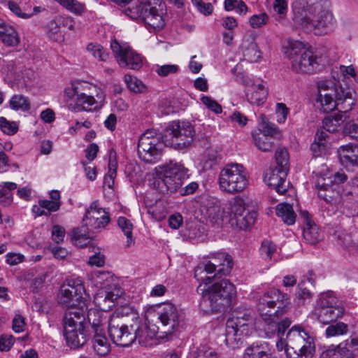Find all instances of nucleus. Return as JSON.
Instances as JSON below:
<instances>
[{
    "mask_svg": "<svg viewBox=\"0 0 358 358\" xmlns=\"http://www.w3.org/2000/svg\"><path fill=\"white\" fill-rule=\"evenodd\" d=\"M227 322L228 325H231V327H233L238 329L241 334H245V336H248L251 333L253 317L241 318L240 320L228 319Z\"/></svg>",
    "mask_w": 358,
    "mask_h": 358,
    "instance_id": "obj_37",
    "label": "nucleus"
},
{
    "mask_svg": "<svg viewBox=\"0 0 358 358\" xmlns=\"http://www.w3.org/2000/svg\"><path fill=\"white\" fill-rule=\"evenodd\" d=\"M187 169L180 163L170 164L163 171L157 172L154 186L162 193L176 192L182 185Z\"/></svg>",
    "mask_w": 358,
    "mask_h": 358,
    "instance_id": "obj_9",
    "label": "nucleus"
},
{
    "mask_svg": "<svg viewBox=\"0 0 358 358\" xmlns=\"http://www.w3.org/2000/svg\"><path fill=\"white\" fill-rule=\"evenodd\" d=\"M124 81L127 87L135 93H142L145 90V86L141 80L131 75L124 76Z\"/></svg>",
    "mask_w": 358,
    "mask_h": 358,
    "instance_id": "obj_46",
    "label": "nucleus"
},
{
    "mask_svg": "<svg viewBox=\"0 0 358 358\" xmlns=\"http://www.w3.org/2000/svg\"><path fill=\"white\" fill-rule=\"evenodd\" d=\"M117 224L119 227L122 229V231L124 232V235L127 236V246H129L133 243V224L129 220H128L125 217H120L117 220Z\"/></svg>",
    "mask_w": 358,
    "mask_h": 358,
    "instance_id": "obj_44",
    "label": "nucleus"
},
{
    "mask_svg": "<svg viewBox=\"0 0 358 358\" xmlns=\"http://www.w3.org/2000/svg\"><path fill=\"white\" fill-rule=\"evenodd\" d=\"M315 313L320 322L327 324L341 317L344 308L332 292H329L320 294Z\"/></svg>",
    "mask_w": 358,
    "mask_h": 358,
    "instance_id": "obj_11",
    "label": "nucleus"
},
{
    "mask_svg": "<svg viewBox=\"0 0 358 358\" xmlns=\"http://www.w3.org/2000/svg\"><path fill=\"white\" fill-rule=\"evenodd\" d=\"M195 136L193 125L186 121H172L169 123L162 135L165 145L176 150H183L192 143Z\"/></svg>",
    "mask_w": 358,
    "mask_h": 358,
    "instance_id": "obj_6",
    "label": "nucleus"
},
{
    "mask_svg": "<svg viewBox=\"0 0 358 358\" xmlns=\"http://www.w3.org/2000/svg\"><path fill=\"white\" fill-rule=\"evenodd\" d=\"M87 50L100 61H106L108 57V52L99 44L90 43L87 47Z\"/></svg>",
    "mask_w": 358,
    "mask_h": 358,
    "instance_id": "obj_48",
    "label": "nucleus"
},
{
    "mask_svg": "<svg viewBox=\"0 0 358 358\" xmlns=\"http://www.w3.org/2000/svg\"><path fill=\"white\" fill-rule=\"evenodd\" d=\"M291 308L290 298L288 294L277 289H271L265 292L259 298L257 309L263 321V330L266 338L277 336L276 348L279 351L285 349L287 356L290 355L288 341H284L282 336L291 325L289 317L280 319Z\"/></svg>",
    "mask_w": 358,
    "mask_h": 358,
    "instance_id": "obj_1",
    "label": "nucleus"
},
{
    "mask_svg": "<svg viewBox=\"0 0 358 358\" xmlns=\"http://www.w3.org/2000/svg\"><path fill=\"white\" fill-rule=\"evenodd\" d=\"M178 70L179 66L176 64L157 65L155 72L161 77H166L176 73Z\"/></svg>",
    "mask_w": 358,
    "mask_h": 358,
    "instance_id": "obj_53",
    "label": "nucleus"
},
{
    "mask_svg": "<svg viewBox=\"0 0 358 358\" xmlns=\"http://www.w3.org/2000/svg\"><path fill=\"white\" fill-rule=\"evenodd\" d=\"M192 3L196 6L200 13L205 15L211 14L213 10L210 3H204L202 0H192Z\"/></svg>",
    "mask_w": 358,
    "mask_h": 358,
    "instance_id": "obj_59",
    "label": "nucleus"
},
{
    "mask_svg": "<svg viewBox=\"0 0 358 358\" xmlns=\"http://www.w3.org/2000/svg\"><path fill=\"white\" fill-rule=\"evenodd\" d=\"M92 343L93 349L99 356H106L110 351V344L103 329L94 331Z\"/></svg>",
    "mask_w": 358,
    "mask_h": 358,
    "instance_id": "obj_33",
    "label": "nucleus"
},
{
    "mask_svg": "<svg viewBox=\"0 0 358 358\" xmlns=\"http://www.w3.org/2000/svg\"><path fill=\"white\" fill-rule=\"evenodd\" d=\"M0 39L8 46H16L20 37L14 27L0 18Z\"/></svg>",
    "mask_w": 358,
    "mask_h": 358,
    "instance_id": "obj_32",
    "label": "nucleus"
},
{
    "mask_svg": "<svg viewBox=\"0 0 358 358\" xmlns=\"http://www.w3.org/2000/svg\"><path fill=\"white\" fill-rule=\"evenodd\" d=\"M126 13L132 19H141L147 26L154 29H162L164 27V21L158 10L152 6L150 3H141L136 6H129Z\"/></svg>",
    "mask_w": 358,
    "mask_h": 358,
    "instance_id": "obj_12",
    "label": "nucleus"
},
{
    "mask_svg": "<svg viewBox=\"0 0 358 358\" xmlns=\"http://www.w3.org/2000/svg\"><path fill=\"white\" fill-rule=\"evenodd\" d=\"M268 90L263 83L253 84L247 86L245 96L248 101L252 103L259 106L266 99Z\"/></svg>",
    "mask_w": 358,
    "mask_h": 358,
    "instance_id": "obj_30",
    "label": "nucleus"
},
{
    "mask_svg": "<svg viewBox=\"0 0 358 358\" xmlns=\"http://www.w3.org/2000/svg\"><path fill=\"white\" fill-rule=\"evenodd\" d=\"M268 17L266 13L254 15L250 18V24L253 28H259L266 24Z\"/></svg>",
    "mask_w": 358,
    "mask_h": 358,
    "instance_id": "obj_57",
    "label": "nucleus"
},
{
    "mask_svg": "<svg viewBox=\"0 0 358 358\" xmlns=\"http://www.w3.org/2000/svg\"><path fill=\"white\" fill-rule=\"evenodd\" d=\"M287 172L275 167L266 173L264 180L268 186L273 187L278 194H284L287 190V185H286Z\"/></svg>",
    "mask_w": 358,
    "mask_h": 358,
    "instance_id": "obj_24",
    "label": "nucleus"
},
{
    "mask_svg": "<svg viewBox=\"0 0 358 358\" xmlns=\"http://www.w3.org/2000/svg\"><path fill=\"white\" fill-rule=\"evenodd\" d=\"M216 264L212 262L199 265L194 271V278L205 285L210 284L215 279H220L215 273Z\"/></svg>",
    "mask_w": 358,
    "mask_h": 358,
    "instance_id": "obj_28",
    "label": "nucleus"
},
{
    "mask_svg": "<svg viewBox=\"0 0 358 358\" xmlns=\"http://www.w3.org/2000/svg\"><path fill=\"white\" fill-rule=\"evenodd\" d=\"M289 109L286 105L282 103H278L276 105L277 121L279 123H283L287 119Z\"/></svg>",
    "mask_w": 358,
    "mask_h": 358,
    "instance_id": "obj_62",
    "label": "nucleus"
},
{
    "mask_svg": "<svg viewBox=\"0 0 358 358\" xmlns=\"http://www.w3.org/2000/svg\"><path fill=\"white\" fill-rule=\"evenodd\" d=\"M344 132L351 138L358 141V121L356 122H348L345 125Z\"/></svg>",
    "mask_w": 358,
    "mask_h": 358,
    "instance_id": "obj_58",
    "label": "nucleus"
},
{
    "mask_svg": "<svg viewBox=\"0 0 358 358\" xmlns=\"http://www.w3.org/2000/svg\"><path fill=\"white\" fill-rule=\"evenodd\" d=\"M110 221L109 212L100 207L97 200L90 204L83 217L84 225L89 231L92 232H98L105 229Z\"/></svg>",
    "mask_w": 358,
    "mask_h": 358,
    "instance_id": "obj_16",
    "label": "nucleus"
},
{
    "mask_svg": "<svg viewBox=\"0 0 358 358\" xmlns=\"http://www.w3.org/2000/svg\"><path fill=\"white\" fill-rule=\"evenodd\" d=\"M26 323L24 318L20 314L15 315L13 320V329L15 332L20 333L24 330Z\"/></svg>",
    "mask_w": 358,
    "mask_h": 358,
    "instance_id": "obj_63",
    "label": "nucleus"
},
{
    "mask_svg": "<svg viewBox=\"0 0 358 358\" xmlns=\"http://www.w3.org/2000/svg\"><path fill=\"white\" fill-rule=\"evenodd\" d=\"M200 211L203 218L211 224H219L222 220V211L220 202L213 197H206L201 202Z\"/></svg>",
    "mask_w": 358,
    "mask_h": 358,
    "instance_id": "obj_20",
    "label": "nucleus"
},
{
    "mask_svg": "<svg viewBox=\"0 0 358 358\" xmlns=\"http://www.w3.org/2000/svg\"><path fill=\"white\" fill-rule=\"evenodd\" d=\"M122 294V290L117 288L113 291L101 290L95 295L94 301L99 309L103 312H107L115 306Z\"/></svg>",
    "mask_w": 358,
    "mask_h": 358,
    "instance_id": "obj_25",
    "label": "nucleus"
},
{
    "mask_svg": "<svg viewBox=\"0 0 358 358\" xmlns=\"http://www.w3.org/2000/svg\"><path fill=\"white\" fill-rule=\"evenodd\" d=\"M108 332L113 343L121 347H129L136 341L143 344L154 336L139 317H135L131 323H127L120 310L110 315Z\"/></svg>",
    "mask_w": 358,
    "mask_h": 358,
    "instance_id": "obj_3",
    "label": "nucleus"
},
{
    "mask_svg": "<svg viewBox=\"0 0 358 358\" xmlns=\"http://www.w3.org/2000/svg\"><path fill=\"white\" fill-rule=\"evenodd\" d=\"M300 215L304 222L303 236L305 241L310 244L315 245L319 243L323 238L319 228L312 220L311 216L306 210L301 211Z\"/></svg>",
    "mask_w": 358,
    "mask_h": 358,
    "instance_id": "obj_22",
    "label": "nucleus"
},
{
    "mask_svg": "<svg viewBox=\"0 0 358 358\" xmlns=\"http://www.w3.org/2000/svg\"><path fill=\"white\" fill-rule=\"evenodd\" d=\"M320 180L317 184L318 196L324 199L327 203L337 205L341 202V187L338 185H331Z\"/></svg>",
    "mask_w": 358,
    "mask_h": 358,
    "instance_id": "obj_21",
    "label": "nucleus"
},
{
    "mask_svg": "<svg viewBox=\"0 0 358 358\" xmlns=\"http://www.w3.org/2000/svg\"><path fill=\"white\" fill-rule=\"evenodd\" d=\"M164 145L162 136L154 130L148 129L138 139V155L146 163H156L161 159Z\"/></svg>",
    "mask_w": 358,
    "mask_h": 358,
    "instance_id": "obj_10",
    "label": "nucleus"
},
{
    "mask_svg": "<svg viewBox=\"0 0 358 358\" xmlns=\"http://www.w3.org/2000/svg\"><path fill=\"white\" fill-rule=\"evenodd\" d=\"M260 254L264 259H271L276 251V245L270 240H264L260 247Z\"/></svg>",
    "mask_w": 358,
    "mask_h": 358,
    "instance_id": "obj_47",
    "label": "nucleus"
},
{
    "mask_svg": "<svg viewBox=\"0 0 358 358\" xmlns=\"http://www.w3.org/2000/svg\"><path fill=\"white\" fill-rule=\"evenodd\" d=\"M245 334H241L238 329L231 327V325H228L226 322V331H225V343L226 345L231 348H238V343L241 340V337Z\"/></svg>",
    "mask_w": 358,
    "mask_h": 358,
    "instance_id": "obj_38",
    "label": "nucleus"
},
{
    "mask_svg": "<svg viewBox=\"0 0 358 358\" xmlns=\"http://www.w3.org/2000/svg\"><path fill=\"white\" fill-rule=\"evenodd\" d=\"M318 96L320 97H329L334 96L338 99V106L341 110L348 112L355 105V99L348 89L337 86L332 80H320L317 84Z\"/></svg>",
    "mask_w": 358,
    "mask_h": 358,
    "instance_id": "obj_13",
    "label": "nucleus"
},
{
    "mask_svg": "<svg viewBox=\"0 0 358 358\" xmlns=\"http://www.w3.org/2000/svg\"><path fill=\"white\" fill-rule=\"evenodd\" d=\"M276 168L288 171L289 170V154L287 150L281 148L275 151Z\"/></svg>",
    "mask_w": 358,
    "mask_h": 358,
    "instance_id": "obj_45",
    "label": "nucleus"
},
{
    "mask_svg": "<svg viewBox=\"0 0 358 358\" xmlns=\"http://www.w3.org/2000/svg\"><path fill=\"white\" fill-rule=\"evenodd\" d=\"M316 103L318 104L317 108L323 113H329L336 108V107H338V109L340 108L338 99L334 96L329 97H320V96H317Z\"/></svg>",
    "mask_w": 358,
    "mask_h": 358,
    "instance_id": "obj_42",
    "label": "nucleus"
},
{
    "mask_svg": "<svg viewBox=\"0 0 358 358\" xmlns=\"http://www.w3.org/2000/svg\"><path fill=\"white\" fill-rule=\"evenodd\" d=\"M339 113L325 117L322 121L323 128L329 132H335L337 127L346 120V112L338 109Z\"/></svg>",
    "mask_w": 358,
    "mask_h": 358,
    "instance_id": "obj_35",
    "label": "nucleus"
},
{
    "mask_svg": "<svg viewBox=\"0 0 358 358\" xmlns=\"http://www.w3.org/2000/svg\"><path fill=\"white\" fill-rule=\"evenodd\" d=\"M271 350L268 342L258 341L245 349L244 358H271Z\"/></svg>",
    "mask_w": 358,
    "mask_h": 358,
    "instance_id": "obj_27",
    "label": "nucleus"
},
{
    "mask_svg": "<svg viewBox=\"0 0 358 358\" xmlns=\"http://www.w3.org/2000/svg\"><path fill=\"white\" fill-rule=\"evenodd\" d=\"M245 200L236 196L231 206L230 222L232 226H236L240 229H247L255 222L257 212L248 208Z\"/></svg>",
    "mask_w": 358,
    "mask_h": 358,
    "instance_id": "obj_14",
    "label": "nucleus"
},
{
    "mask_svg": "<svg viewBox=\"0 0 358 358\" xmlns=\"http://www.w3.org/2000/svg\"><path fill=\"white\" fill-rule=\"evenodd\" d=\"M196 291L201 295L199 308L206 314L223 312L236 297V287L227 279H217L208 287L199 285Z\"/></svg>",
    "mask_w": 358,
    "mask_h": 358,
    "instance_id": "obj_4",
    "label": "nucleus"
},
{
    "mask_svg": "<svg viewBox=\"0 0 358 358\" xmlns=\"http://www.w3.org/2000/svg\"><path fill=\"white\" fill-rule=\"evenodd\" d=\"M341 163L345 167L358 166V145L349 143L338 149Z\"/></svg>",
    "mask_w": 358,
    "mask_h": 358,
    "instance_id": "obj_26",
    "label": "nucleus"
},
{
    "mask_svg": "<svg viewBox=\"0 0 358 358\" xmlns=\"http://www.w3.org/2000/svg\"><path fill=\"white\" fill-rule=\"evenodd\" d=\"M218 182L223 192L231 194L240 193L248 185L245 169L240 164H228L221 170Z\"/></svg>",
    "mask_w": 358,
    "mask_h": 358,
    "instance_id": "obj_8",
    "label": "nucleus"
},
{
    "mask_svg": "<svg viewBox=\"0 0 358 358\" xmlns=\"http://www.w3.org/2000/svg\"><path fill=\"white\" fill-rule=\"evenodd\" d=\"M324 0H296L292 4L294 19L303 28L316 34H326L334 27L333 15Z\"/></svg>",
    "mask_w": 358,
    "mask_h": 358,
    "instance_id": "obj_2",
    "label": "nucleus"
},
{
    "mask_svg": "<svg viewBox=\"0 0 358 358\" xmlns=\"http://www.w3.org/2000/svg\"><path fill=\"white\" fill-rule=\"evenodd\" d=\"M348 331V325L343 322H338L335 324L329 325L326 329V334L328 337L336 336L346 334Z\"/></svg>",
    "mask_w": 358,
    "mask_h": 358,
    "instance_id": "obj_50",
    "label": "nucleus"
},
{
    "mask_svg": "<svg viewBox=\"0 0 358 358\" xmlns=\"http://www.w3.org/2000/svg\"><path fill=\"white\" fill-rule=\"evenodd\" d=\"M97 99L93 96L87 95L85 92L80 91L76 97V103L73 109L76 112L80 111H92L99 109L103 104L104 96L103 93H97Z\"/></svg>",
    "mask_w": 358,
    "mask_h": 358,
    "instance_id": "obj_19",
    "label": "nucleus"
},
{
    "mask_svg": "<svg viewBox=\"0 0 358 358\" xmlns=\"http://www.w3.org/2000/svg\"><path fill=\"white\" fill-rule=\"evenodd\" d=\"M7 4L9 10L17 17L22 19H28L32 17V13H28L25 10H22L15 2L8 1Z\"/></svg>",
    "mask_w": 358,
    "mask_h": 358,
    "instance_id": "obj_54",
    "label": "nucleus"
},
{
    "mask_svg": "<svg viewBox=\"0 0 358 358\" xmlns=\"http://www.w3.org/2000/svg\"><path fill=\"white\" fill-rule=\"evenodd\" d=\"M64 20L63 16H56L48 24V34L49 37L55 41H60L63 39V34L60 31V28Z\"/></svg>",
    "mask_w": 358,
    "mask_h": 358,
    "instance_id": "obj_41",
    "label": "nucleus"
},
{
    "mask_svg": "<svg viewBox=\"0 0 358 358\" xmlns=\"http://www.w3.org/2000/svg\"><path fill=\"white\" fill-rule=\"evenodd\" d=\"M86 310L83 307H72L67 308L64 314L63 334L66 345L71 349L82 348L90 338L85 322Z\"/></svg>",
    "mask_w": 358,
    "mask_h": 358,
    "instance_id": "obj_5",
    "label": "nucleus"
},
{
    "mask_svg": "<svg viewBox=\"0 0 358 358\" xmlns=\"http://www.w3.org/2000/svg\"><path fill=\"white\" fill-rule=\"evenodd\" d=\"M286 340L290 349H298L300 345H315L313 338L299 326H293L287 332Z\"/></svg>",
    "mask_w": 358,
    "mask_h": 358,
    "instance_id": "obj_23",
    "label": "nucleus"
},
{
    "mask_svg": "<svg viewBox=\"0 0 358 358\" xmlns=\"http://www.w3.org/2000/svg\"><path fill=\"white\" fill-rule=\"evenodd\" d=\"M202 103L208 108V109L216 114H220L222 111V106L216 101L212 99L210 96H203L201 99Z\"/></svg>",
    "mask_w": 358,
    "mask_h": 358,
    "instance_id": "obj_55",
    "label": "nucleus"
},
{
    "mask_svg": "<svg viewBox=\"0 0 358 358\" xmlns=\"http://www.w3.org/2000/svg\"><path fill=\"white\" fill-rule=\"evenodd\" d=\"M273 9L276 13L280 15V17L282 18L287 11V3L286 0H274Z\"/></svg>",
    "mask_w": 358,
    "mask_h": 358,
    "instance_id": "obj_61",
    "label": "nucleus"
},
{
    "mask_svg": "<svg viewBox=\"0 0 358 358\" xmlns=\"http://www.w3.org/2000/svg\"><path fill=\"white\" fill-rule=\"evenodd\" d=\"M17 188V184L13 182H3L0 183V199L5 205L9 204L12 201L10 192Z\"/></svg>",
    "mask_w": 358,
    "mask_h": 358,
    "instance_id": "obj_43",
    "label": "nucleus"
},
{
    "mask_svg": "<svg viewBox=\"0 0 358 358\" xmlns=\"http://www.w3.org/2000/svg\"><path fill=\"white\" fill-rule=\"evenodd\" d=\"M288 57L292 71L298 73H311L319 67L317 56L306 49L304 44L299 41L289 42Z\"/></svg>",
    "mask_w": 358,
    "mask_h": 358,
    "instance_id": "obj_7",
    "label": "nucleus"
},
{
    "mask_svg": "<svg viewBox=\"0 0 358 358\" xmlns=\"http://www.w3.org/2000/svg\"><path fill=\"white\" fill-rule=\"evenodd\" d=\"M162 331L166 335L173 334L178 328L180 316L176 306L171 303H164L157 306L155 311Z\"/></svg>",
    "mask_w": 358,
    "mask_h": 358,
    "instance_id": "obj_15",
    "label": "nucleus"
},
{
    "mask_svg": "<svg viewBox=\"0 0 358 358\" xmlns=\"http://www.w3.org/2000/svg\"><path fill=\"white\" fill-rule=\"evenodd\" d=\"M110 48L120 66L133 70H138L143 66V57L129 46L121 45L113 40Z\"/></svg>",
    "mask_w": 358,
    "mask_h": 358,
    "instance_id": "obj_17",
    "label": "nucleus"
},
{
    "mask_svg": "<svg viewBox=\"0 0 358 358\" xmlns=\"http://www.w3.org/2000/svg\"><path fill=\"white\" fill-rule=\"evenodd\" d=\"M86 311V325L87 324L90 325L93 331H101L103 329V320L105 319L103 312L97 308H87Z\"/></svg>",
    "mask_w": 358,
    "mask_h": 358,
    "instance_id": "obj_34",
    "label": "nucleus"
},
{
    "mask_svg": "<svg viewBox=\"0 0 358 358\" xmlns=\"http://www.w3.org/2000/svg\"><path fill=\"white\" fill-rule=\"evenodd\" d=\"M209 262H214L216 264L215 273L220 278L229 274L234 266L231 256L225 252L217 253Z\"/></svg>",
    "mask_w": 358,
    "mask_h": 358,
    "instance_id": "obj_31",
    "label": "nucleus"
},
{
    "mask_svg": "<svg viewBox=\"0 0 358 358\" xmlns=\"http://www.w3.org/2000/svg\"><path fill=\"white\" fill-rule=\"evenodd\" d=\"M241 48L245 59L249 62H257L261 59L262 52L255 42L254 36L250 35L245 37Z\"/></svg>",
    "mask_w": 358,
    "mask_h": 358,
    "instance_id": "obj_29",
    "label": "nucleus"
},
{
    "mask_svg": "<svg viewBox=\"0 0 358 358\" xmlns=\"http://www.w3.org/2000/svg\"><path fill=\"white\" fill-rule=\"evenodd\" d=\"M257 134H261L262 135H264L266 137H270L275 140V137L280 135V131L274 124L271 122H264L262 124V129Z\"/></svg>",
    "mask_w": 358,
    "mask_h": 358,
    "instance_id": "obj_51",
    "label": "nucleus"
},
{
    "mask_svg": "<svg viewBox=\"0 0 358 358\" xmlns=\"http://www.w3.org/2000/svg\"><path fill=\"white\" fill-rule=\"evenodd\" d=\"M9 106L14 110L27 112L31 108V103L28 97L22 94H14L9 101Z\"/></svg>",
    "mask_w": 358,
    "mask_h": 358,
    "instance_id": "obj_40",
    "label": "nucleus"
},
{
    "mask_svg": "<svg viewBox=\"0 0 358 358\" xmlns=\"http://www.w3.org/2000/svg\"><path fill=\"white\" fill-rule=\"evenodd\" d=\"M276 215L289 225L295 222L296 214L292 206L288 203H280L276 206Z\"/></svg>",
    "mask_w": 358,
    "mask_h": 358,
    "instance_id": "obj_36",
    "label": "nucleus"
},
{
    "mask_svg": "<svg viewBox=\"0 0 358 358\" xmlns=\"http://www.w3.org/2000/svg\"><path fill=\"white\" fill-rule=\"evenodd\" d=\"M85 292L84 286L80 280H69L66 284H64L60 288V293L58 296L59 303L69 306L68 308L77 307L76 303L80 302ZM80 307L87 308L85 306H80Z\"/></svg>",
    "mask_w": 358,
    "mask_h": 358,
    "instance_id": "obj_18",
    "label": "nucleus"
},
{
    "mask_svg": "<svg viewBox=\"0 0 358 358\" xmlns=\"http://www.w3.org/2000/svg\"><path fill=\"white\" fill-rule=\"evenodd\" d=\"M252 138L255 146L263 152H270L275 146V140L261 134L253 133Z\"/></svg>",
    "mask_w": 358,
    "mask_h": 358,
    "instance_id": "obj_39",
    "label": "nucleus"
},
{
    "mask_svg": "<svg viewBox=\"0 0 358 358\" xmlns=\"http://www.w3.org/2000/svg\"><path fill=\"white\" fill-rule=\"evenodd\" d=\"M348 345H345L344 347L338 345L336 350L338 355V358H355V355L352 350H350Z\"/></svg>",
    "mask_w": 358,
    "mask_h": 358,
    "instance_id": "obj_64",
    "label": "nucleus"
},
{
    "mask_svg": "<svg viewBox=\"0 0 358 358\" xmlns=\"http://www.w3.org/2000/svg\"><path fill=\"white\" fill-rule=\"evenodd\" d=\"M65 236V229L59 225H54L52 229V239L56 243L63 241Z\"/></svg>",
    "mask_w": 358,
    "mask_h": 358,
    "instance_id": "obj_60",
    "label": "nucleus"
},
{
    "mask_svg": "<svg viewBox=\"0 0 358 358\" xmlns=\"http://www.w3.org/2000/svg\"><path fill=\"white\" fill-rule=\"evenodd\" d=\"M61 201H52L48 199H40L38 205L40 207L45 208L47 211L51 212L57 211L61 206Z\"/></svg>",
    "mask_w": 358,
    "mask_h": 358,
    "instance_id": "obj_56",
    "label": "nucleus"
},
{
    "mask_svg": "<svg viewBox=\"0 0 358 358\" xmlns=\"http://www.w3.org/2000/svg\"><path fill=\"white\" fill-rule=\"evenodd\" d=\"M90 237L82 232L81 229H77L73 231L72 241L74 244L80 248L86 246L90 241Z\"/></svg>",
    "mask_w": 358,
    "mask_h": 358,
    "instance_id": "obj_49",
    "label": "nucleus"
},
{
    "mask_svg": "<svg viewBox=\"0 0 358 358\" xmlns=\"http://www.w3.org/2000/svg\"><path fill=\"white\" fill-rule=\"evenodd\" d=\"M0 129L6 134L13 135L18 131V125L15 122L7 120L5 117H0Z\"/></svg>",
    "mask_w": 358,
    "mask_h": 358,
    "instance_id": "obj_52",
    "label": "nucleus"
}]
</instances>
